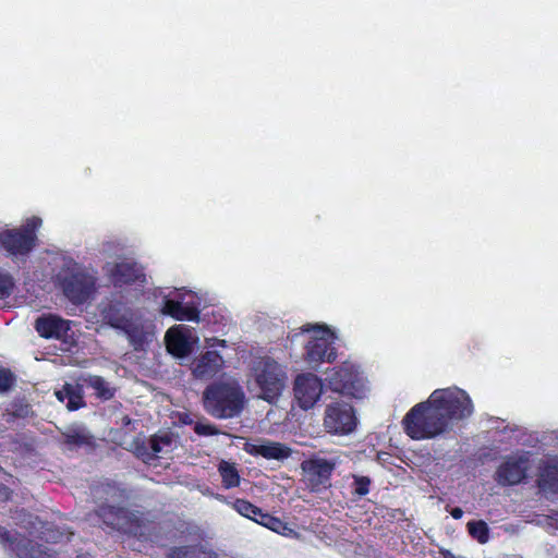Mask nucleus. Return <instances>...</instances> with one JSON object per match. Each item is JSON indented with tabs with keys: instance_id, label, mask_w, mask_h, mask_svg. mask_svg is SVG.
I'll return each mask as SVG.
<instances>
[{
	"instance_id": "f257e3e1",
	"label": "nucleus",
	"mask_w": 558,
	"mask_h": 558,
	"mask_svg": "<svg viewBox=\"0 0 558 558\" xmlns=\"http://www.w3.org/2000/svg\"><path fill=\"white\" fill-rule=\"evenodd\" d=\"M245 401L244 390L234 378L214 380L206 386L202 395L205 412L218 420L239 416Z\"/></svg>"
},
{
	"instance_id": "f03ea898",
	"label": "nucleus",
	"mask_w": 558,
	"mask_h": 558,
	"mask_svg": "<svg viewBox=\"0 0 558 558\" xmlns=\"http://www.w3.org/2000/svg\"><path fill=\"white\" fill-rule=\"evenodd\" d=\"M404 433L413 440L433 439L449 432L445 417L432 396L415 404L402 420Z\"/></svg>"
},
{
	"instance_id": "7ed1b4c3",
	"label": "nucleus",
	"mask_w": 558,
	"mask_h": 558,
	"mask_svg": "<svg viewBox=\"0 0 558 558\" xmlns=\"http://www.w3.org/2000/svg\"><path fill=\"white\" fill-rule=\"evenodd\" d=\"M252 372L259 398L268 403L276 402L287 385L284 367L272 357L264 356L254 362Z\"/></svg>"
},
{
	"instance_id": "20e7f679",
	"label": "nucleus",
	"mask_w": 558,
	"mask_h": 558,
	"mask_svg": "<svg viewBox=\"0 0 558 558\" xmlns=\"http://www.w3.org/2000/svg\"><path fill=\"white\" fill-rule=\"evenodd\" d=\"M43 225L38 216H32L17 228H7L0 232V248L9 257H25L38 244L37 231Z\"/></svg>"
},
{
	"instance_id": "39448f33",
	"label": "nucleus",
	"mask_w": 558,
	"mask_h": 558,
	"mask_svg": "<svg viewBox=\"0 0 558 558\" xmlns=\"http://www.w3.org/2000/svg\"><path fill=\"white\" fill-rule=\"evenodd\" d=\"M430 396L449 427L454 422L469 418L474 412L472 399L458 387L436 389Z\"/></svg>"
},
{
	"instance_id": "423d86ee",
	"label": "nucleus",
	"mask_w": 558,
	"mask_h": 558,
	"mask_svg": "<svg viewBox=\"0 0 558 558\" xmlns=\"http://www.w3.org/2000/svg\"><path fill=\"white\" fill-rule=\"evenodd\" d=\"M64 296L74 305L92 300L97 291V279L81 267L69 269L60 277Z\"/></svg>"
},
{
	"instance_id": "0eeeda50",
	"label": "nucleus",
	"mask_w": 558,
	"mask_h": 558,
	"mask_svg": "<svg viewBox=\"0 0 558 558\" xmlns=\"http://www.w3.org/2000/svg\"><path fill=\"white\" fill-rule=\"evenodd\" d=\"M96 515L111 530L133 535L138 538L144 536V522L135 512L125 507H117L108 504L98 506Z\"/></svg>"
},
{
	"instance_id": "6e6552de",
	"label": "nucleus",
	"mask_w": 558,
	"mask_h": 558,
	"mask_svg": "<svg viewBox=\"0 0 558 558\" xmlns=\"http://www.w3.org/2000/svg\"><path fill=\"white\" fill-rule=\"evenodd\" d=\"M0 545L14 558H57L56 553L27 536L0 526Z\"/></svg>"
},
{
	"instance_id": "1a4fd4ad",
	"label": "nucleus",
	"mask_w": 558,
	"mask_h": 558,
	"mask_svg": "<svg viewBox=\"0 0 558 558\" xmlns=\"http://www.w3.org/2000/svg\"><path fill=\"white\" fill-rule=\"evenodd\" d=\"M323 425L330 435L345 436L357 425V417L352 404L335 401L326 405Z\"/></svg>"
},
{
	"instance_id": "9d476101",
	"label": "nucleus",
	"mask_w": 558,
	"mask_h": 558,
	"mask_svg": "<svg viewBox=\"0 0 558 558\" xmlns=\"http://www.w3.org/2000/svg\"><path fill=\"white\" fill-rule=\"evenodd\" d=\"M330 390L343 396L363 398L365 387L357 368L348 362L336 366L326 377Z\"/></svg>"
},
{
	"instance_id": "9b49d317",
	"label": "nucleus",
	"mask_w": 558,
	"mask_h": 558,
	"mask_svg": "<svg viewBox=\"0 0 558 558\" xmlns=\"http://www.w3.org/2000/svg\"><path fill=\"white\" fill-rule=\"evenodd\" d=\"M335 469V461L317 456L301 462L303 482L312 493H322L331 487V475Z\"/></svg>"
},
{
	"instance_id": "f8f14e48",
	"label": "nucleus",
	"mask_w": 558,
	"mask_h": 558,
	"mask_svg": "<svg viewBox=\"0 0 558 558\" xmlns=\"http://www.w3.org/2000/svg\"><path fill=\"white\" fill-rule=\"evenodd\" d=\"M106 275L114 288H123L135 283L146 282V275L142 265L132 259H122L108 264Z\"/></svg>"
},
{
	"instance_id": "ddd939ff",
	"label": "nucleus",
	"mask_w": 558,
	"mask_h": 558,
	"mask_svg": "<svg viewBox=\"0 0 558 558\" xmlns=\"http://www.w3.org/2000/svg\"><path fill=\"white\" fill-rule=\"evenodd\" d=\"M305 359L310 364L332 363L337 359L332 333L328 328H319L305 345Z\"/></svg>"
},
{
	"instance_id": "4468645a",
	"label": "nucleus",
	"mask_w": 558,
	"mask_h": 558,
	"mask_svg": "<svg viewBox=\"0 0 558 558\" xmlns=\"http://www.w3.org/2000/svg\"><path fill=\"white\" fill-rule=\"evenodd\" d=\"M293 391L300 408L308 410L320 398L323 391L322 380L312 373L298 375L294 380Z\"/></svg>"
},
{
	"instance_id": "2eb2a0df",
	"label": "nucleus",
	"mask_w": 558,
	"mask_h": 558,
	"mask_svg": "<svg viewBox=\"0 0 558 558\" xmlns=\"http://www.w3.org/2000/svg\"><path fill=\"white\" fill-rule=\"evenodd\" d=\"M527 459L508 458L496 471L495 480L502 486H513L520 484L526 477Z\"/></svg>"
},
{
	"instance_id": "dca6fc26",
	"label": "nucleus",
	"mask_w": 558,
	"mask_h": 558,
	"mask_svg": "<svg viewBox=\"0 0 558 558\" xmlns=\"http://www.w3.org/2000/svg\"><path fill=\"white\" fill-rule=\"evenodd\" d=\"M35 330L41 338L62 340L68 336L70 322L53 314H44L35 320Z\"/></svg>"
},
{
	"instance_id": "f3484780",
	"label": "nucleus",
	"mask_w": 558,
	"mask_h": 558,
	"mask_svg": "<svg viewBox=\"0 0 558 558\" xmlns=\"http://www.w3.org/2000/svg\"><path fill=\"white\" fill-rule=\"evenodd\" d=\"M223 357L217 351H205L192 363V374L196 379H211L223 367Z\"/></svg>"
},
{
	"instance_id": "a211bd4d",
	"label": "nucleus",
	"mask_w": 558,
	"mask_h": 558,
	"mask_svg": "<svg viewBox=\"0 0 558 558\" xmlns=\"http://www.w3.org/2000/svg\"><path fill=\"white\" fill-rule=\"evenodd\" d=\"M160 313L180 322H197L199 319V311L194 304H183L179 300L169 298L163 299Z\"/></svg>"
},
{
	"instance_id": "6ab92c4d",
	"label": "nucleus",
	"mask_w": 558,
	"mask_h": 558,
	"mask_svg": "<svg viewBox=\"0 0 558 558\" xmlns=\"http://www.w3.org/2000/svg\"><path fill=\"white\" fill-rule=\"evenodd\" d=\"M244 450L254 457H263L267 460H283L291 456V449L280 442L266 441L264 444H251L244 445Z\"/></svg>"
},
{
	"instance_id": "aec40b11",
	"label": "nucleus",
	"mask_w": 558,
	"mask_h": 558,
	"mask_svg": "<svg viewBox=\"0 0 558 558\" xmlns=\"http://www.w3.org/2000/svg\"><path fill=\"white\" fill-rule=\"evenodd\" d=\"M101 316L112 328L121 330L132 319V311L121 301H111L102 307Z\"/></svg>"
},
{
	"instance_id": "412c9836",
	"label": "nucleus",
	"mask_w": 558,
	"mask_h": 558,
	"mask_svg": "<svg viewBox=\"0 0 558 558\" xmlns=\"http://www.w3.org/2000/svg\"><path fill=\"white\" fill-rule=\"evenodd\" d=\"M166 347L170 354L175 357H185L191 351L192 347L184 332L179 327H171L166 332Z\"/></svg>"
},
{
	"instance_id": "4be33fe9",
	"label": "nucleus",
	"mask_w": 558,
	"mask_h": 558,
	"mask_svg": "<svg viewBox=\"0 0 558 558\" xmlns=\"http://www.w3.org/2000/svg\"><path fill=\"white\" fill-rule=\"evenodd\" d=\"M128 337L134 350H142L148 343L153 332L148 330V326L144 323H134L130 319L121 329Z\"/></svg>"
},
{
	"instance_id": "5701e85b",
	"label": "nucleus",
	"mask_w": 558,
	"mask_h": 558,
	"mask_svg": "<svg viewBox=\"0 0 558 558\" xmlns=\"http://www.w3.org/2000/svg\"><path fill=\"white\" fill-rule=\"evenodd\" d=\"M56 397L61 402L66 400V408L70 411H76L85 407L83 389L78 385L64 384L60 390L56 391Z\"/></svg>"
},
{
	"instance_id": "b1692460",
	"label": "nucleus",
	"mask_w": 558,
	"mask_h": 558,
	"mask_svg": "<svg viewBox=\"0 0 558 558\" xmlns=\"http://www.w3.org/2000/svg\"><path fill=\"white\" fill-rule=\"evenodd\" d=\"M537 486L541 490L558 495V465L546 464L537 478Z\"/></svg>"
},
{
	"instance_id": "393cba45",
	"label": "nucleus",
	"mask_w": 558,
	"mask_h": 558,
	"mask_svg": "<svg viewBox=\"0 0 558 558\" xmlns=\"http://www.w3.org/2000/svg\"><path fill=\"white\" fill-rule=\"evenodd\" d=\"M218 472L226 489L235 488L240 485L241 477L235 463L221 460L218 464Z\"/></svg>"
},
{
	"instance_id": "a878e982",
	"label": "nucleus",
	"mask_w": 558,
	"mask_h": 558,
	"mask_svg": "<svg viewBox=\"0 0 558 558\" xmlns=\"http://www.w3.org/2000/svg\"><path fill=\"white\" fill-rule=\"evenodd\" d=\"M87 387L95 390L96 396L102 400H110L114 397L116 389L110 388L108 383L98 375H90L84 379Z\"/></svg>"
},
{
	"instance_id": "bb28decb",
	"label": "nucleus",
	"mask_w": 558,
	"mask_h": 558,
	"mask_svg": "<svg viewBox=\"0 0 558 558\" xmlns=\"http://www.w3.org/2000/svg\"><path fill=\"white\" fill-rule=\"evenodd\" d=\"M173 441L174 437L170 432L155 434L149 438L150 448L156 452L157 456L162 452L171 451Z\"/></svg>"
},
{
	"instance_id": "cd10ccee",
	"label": "nucleus",
	"mask_w": 558,
	"mask_h": 558,
	"mask_svg": "<svg viewBox=\"0 0 558 558\" xmlns=\"http://www.w3.org/2000/svg\"><path fill=\"white\" fill-rule=\"evenodd\" d=\"M232 507L239 514L254 522L257 521L262 512L259 507L243 498L235 499L232 504Z\"/></svg>"
},
{
	"instance_id": "c85d7f7f",
	"label": "nucleus",
	"mask_w": 558,
	"mask_h": 558,
	"mask_svg": "<svg viewBox=\"0 0 558 558\" xmlns=\"http://www.w3.org/2000/svg\"><path fill=\"white\" fill-rule=\"evenodd\" d=\"M470 536L480 544H486L489 539V527L483 520H473L466 524Z\"/></svg>"
},
{
	"instance_id": "c756f323",
	"label": "nucleus",
	"mask_w": 558,
	"mask_h": 558,
	"mask_svg": "<svg viewBox=\"0 0 558 558\" xmlns=\"http://www.w3.org/2000/svg\"><path fill=\"white\" fill-rule=\"evenodd\" d=\"M201 547L198 545H182L171 547L167 558H198Z\"/></svg>"
},
{
	"instance_id": "7c9ffc66",
	"label": "nucleus",
	"mask_w": 558,
	"mask_h": 558,
	"mask_svg": "<svg viewBox=\"0 0 558 558\" xmlns=\"http://www.w3.org/2000/svg\"><path fill=\"white\" fill-rule=\"evenodd\" d=\"M256 523L277 533H283V531L287 530V524L282 520L263 511Z\"/></svg>"
},
{
	"instance_id": "2f4dec72",
	"label": "nucleus",
	"mask_w": 558,
	"mask_h": 558,
	"mask_svg": "<svg viewBox=\"0 0 558 558\" xmlns=\"http://www.w3.org/2000/svg\"><path fill=\"white\" fill-rule=\"evenodd\" d=\"M256 523L277 533H283V531L287 530V524L282 520L263 511Z\"/></svg>"
},
{
	"instance_id": "473e14b6",
	"label": "nucleus",
	"mask_w": 558,
	"mask_h": 558,
	"mask_svg": "<svg viewBox=\"0 0 558 558\" xmlns=\"http://www.w3.org/2000/svg\"><path fill=\"white\" fill-rule=\"evenodd\" d=\"M352 494L357 497L366 496L371 490L372 480L365 475H352Z\"/></svg>"
},
{
	"instance_id": "72a5a7b5",
	"label": "nucleus",
	"mask_w": 558,
	"mask_h": 558,
	"mask_svg": "<svg viewBox=\"0 0 558 558\" xmlns=\"http://www.w3.org/2000/svg\"><path fill=\"white\" fill-rule=\"evenodd\" d=\"M64 442L68 446L82 447L92 442V437L81 430H71L64 434Z\"/></svg>"
},
{
	"instance_id": "f704fd0d",
	"label": "nucleus",
	"mask_w": 558,
	"mask_h": 558,
	"mask_svg": "<svg viewBox=\"0 0 558 558\" xmlns=\"http://www.w3.org/2000/svg\"><path fill=\"white\" fill-rule=\"evenodd\" d=\"M14 287L15 282L12 275L0 269V299L9 298L13 293Z\"/></svg>"
},
{
	"instance_id": "c9c22d12",
	"label": "nucleus",
	"mask_w": 558,
	"mask_h": 558,
	"mask_svg": "<svg viewBox=\"0 0 558 558\" xmlns=\"http://www.w3.org/2000/svg\"><path fill=\"white\" fill-rule=\"evenodd\" d=\"M15 383V377L9 368H0V392L9 391Z\"/></svg>"
},
{
	"instance_id": "e433bc0d",
	"label": "nucleus",
	"mask_w": 558,
	"mask_h": 558,
	"mask_svg": "<svg viewBox=\"0 0 558 558\" xmlns=\"http://www.w3.org/2000/svg\"><path fill=\"white\" fill-rule=\"evenodd\" d=\"M135 453L145 463H150L153 460L157 458L156 452L150 448V446L147 447L145 442L136 445Z\"/></svg>"
},
{
	"instance_id": "4c0bfd02",
	"label": "nucleus",
	"mask_w": 558,
	"mask_h": 558,
	"mask_svg": "<svg viewBox=\"0 0 558 558\" xmlns=\"http://www.w3.org/2000/svg\"><path fill=\"white\" fill-rule=\"evenodd\" d=\"M194 432L198 436H217L220 434V430L218 427L214 424H204V423H196L194 426Z\"/></svg>"
},
{
	"instance_id": "58836bf2",
	"label": "nucleus",
	"mask_w": 558,
	"mask_h": 558,
	"mask_svg": "<svg viewBox=\"0 0 558 558\" xmlns=\"http://www.w3.org/2000/svg\"><path fill=\"white\" fill-rule=\"evenodd\" d=\"M12 490L0 483V501H8L11 498Z\"/></svg>"
},
{
	"instance_id": "ea45409f",
	"label": "nucleus",
	"mask_w": 558,
	"mask_h": 558,
	"mask_svg": "<svg viewBox=\"0 0 558 558\" xmlns=\"http://www.w3.org/2000/svg\"><path fill=\"white\" fill-rule=\"evenodd\" d=\"M450 514L452 515L453 519L459 520L463 515V510L459 507H456L450 511Z\"/></svg>"
}]
</instances>
